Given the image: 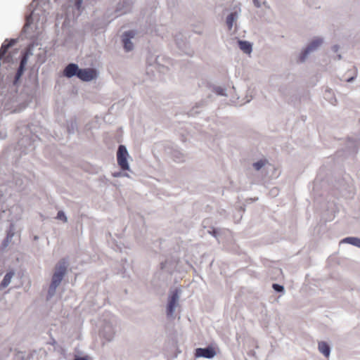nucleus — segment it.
<instances>
[{
  "mask_svg": "<svg viewBox=\"0 0 360 360\" xmlns=\"http://www.w3.org/2000/svg\"><path fill=\"white\" fill-rule=\"evenodd\" d=\"M319 352L323 354L326 357H328L330 354V347L326 342H319L318 346Z\"/></svg>",
  "mask_w": 360,
  "mask_h": 360,
  "instance_id": "17",
  "label": "nucleus"
},
{
  "mask_svg": "<svg viewBox=\"0 0 360 360\" xmlns=\"http://www.w3.org/2000/svg\"><path fill=\"white\" fill-rule=\"evenodd\" d=\"M205 105V101H200V102L195 103V105L188 111V115L189 116L194 117L200 113V109H202Z\"/></svg>",
  "mask_w": 360,
  "mask_h": 360,
  "instance_id": "16",
  "label": "nucleus"
},
{
  "mask_svg": "<svg viewBox=\"0 0 360 360\" xmlns=\"http://www.w3.org/2000/svg\"><path fill=\"white\" fill-rule=\"evenodd\" d=\"M272 288L276 292H283L285 290L283 285H280L278 283H273Z\"/></svg>",
  "mask_w": 360,
  "mask_h": 360,
  "instance_id": "24",
  "label": "nucleus"
},
{
  "mask_svg": "<svg viewBox=\"0 0 360 360\" xmlns=\"http://www.w3.org/2000/svg\"><path fill=\"white\" fill-rule=\"evenodd\" d=\"M323 40L321 37H316L310 41L308 45L302 49L297 58V63H303L305 62L311 53L316 51L323 44Z\"/></svg>",
  "mask_w": 360,
  "mask_h": 360,
  "instance_id": "4",
  "label": "nucleus"
},
{
  "mask_svg": "<svg viewBox=\"0 0 360 360\" xmlns=\"http://www.w3.org/2000/svg\"><path fill=\"white\" fill-rule=\"evenodd\" d=\"M77 77L83 82H90L97 77V71L94 68H79Z\"/></svg>",
  "mask_w": 360,
  "mask_h": 360,
  "instance_id": "7",
  "label": "nucleus"
},
{
  "mask_svg": "<svg viewBox=\"0 0 360 360\" xmlns=\"http://www.w3.org/2000/svg\"><path fill=\"white\" fill-rule=\"evenodd\" d=\"M82 0H76L75 1V6L77 8H79L81 5H82Z\"/></svg>",
  "mask_w": 360,
  "mask_h": 360,
  "instance_id": "32",
  "label": "nucleus"
},
{
  "mask_svg": "<svg viewBox=\"0 0 360 360\" xmlns=\"http://www.w3.org/2000/svg\"><path fill=\"white\" fill-rule=\"evenodd\" d=\"M217 353L214 347L207 346L202 348L199 347L195 349V356L196 358L212 359L216 356Z\"/></svg>",
  "mask_w": 360,
  "mask_h": 360,
  "instance_id": "8",
  "label": "nucleus"
},
{
  "mask_svg": "<svg viewBox=\"0 0 360 360\" xmlns=\"http://www.w3.org/2000/svg\"><path fill=\"white\" fill-rule=\"evenodd\" d=\"M56 219L61 220L64 222H66L68 221V218L63 211L58 212Z\"/></svg>",
  "mask_w": 360,
  "mask_h": 360,
  "instance_id": "25",
  "label": "nucleus"
},
{
  "mask_svg": "<svg viewBox=\"0 0 360 360\" xmlns=\"http://www.w3.org/2000/svg\"><path fill=\"white\" fill-rule=\"evenodd\" d=\"M238 46L243 53L246 54H250L252 51V44L248 41L245 40H238Z\"/></svg>",
  "mask_w": 360,
  "mask_h": 360,
  "instance_id": "15",
  "label": "nucleus"
},
{
  "mask_svg": "<svg viewBox=\"0 0 360 360\" xmlns=\"http://www.w3.org/2000/svg\"><path fill=\"white\" fill-rule=\"evenodd\" d=\"M356 78V75L350 77L346 79L347 82H352Z\"/></svg>",
  "mask_w": 360,
  "mask_h": 360,
  "instance_id": "33",
  "label": "nucleus"
},
{
  "mask_svg": "<svg viewBox=\"0 0 360 360\" xmlns=\"http://www.w3.org/2000/svg\"><path fill=\"white\" fill-rule=\"evenodd\" d=\"M337 58H338V60H340V59L342 58V56H341V55H340V54H338V55L337 56Z\"/></svg>",
  "mask_w": 360,
  "mask_h": 360,
  "instance_id": "35",
  "label": "nucleus"
},
{
  "mask_svg": "<svg viewBox=\"0 0 360 360\" xmlns=\"http://www.w3.org/2000/svg\"><path fill=\"white\" fill-rule=\"evenodd\" d=\"M332 50H333L334 52H338V51L339 50V46H338V45H334V46H333V47H332Z\"/></svg>",
  "mask_w": 360,
  "mask_h": 360,
  "instance_id": "34",
  "label": "nucleus"
},
{
  "mask_svg": "<svg viewBox=\"0 0 360 360\" xmlns=\"http://www.w3.org/2000/svg\"><path fill=\"white\" fill-rule=\"evenodd\" d=\"M39 0H33L28 7L30 13L26 15L24 19V35L26 34L28 28L32 29L33 27L37 28L34 22H38L40 20V13L42 11L41 8L39 6Z\"/></svg>",
  "mask_w": 360,
  "mask_h": 360,
  "instance_id": "2",
  "label": "nucleus"
},
{
  "mask_svg": "<svg viewBox=\"0 0 360 360\" xmlns=\"http://www.w3.org/2000/svg\"><path fill=\"white\" fill-rule=\"evenodd\" d=\"M359 144L360 140L349 138L346 143L345 150L343 153L347 156L356 154L358 151Z\"/></svg>",
  "mask_w": 360,
  "mask_h": 360,
  "instance_id": "9",
  "label": "nucleus"
},
{
  "mask_svg": "<svg viewBox=\"0 0 360 360\" xmlns=\"http://www.w3.org/2000/svg\"><path fill=\"white\" fill-rule=\"evenodd\" d=\"M67 272V262L65 259H61L56 265L54 272L51 278V282L48 289L46 299L50 300L55 294L57 288L60 284Z\"/></svg>",
  "mask_w": 360,
  "mask_h": 360,
  "instance_id": "1",
  "label": "nucleus"
},
{
  "mask_svg": "<svg viewBox=\"0 0 360 360\" xmlns=\"http://www.w3.org/2000/svg\"><path fill=\"white\" fill-rule=\"evenodd\" d=\"M174 268L175 264L171 259H165L160 263V269L167 273L172 274Z\"/></svg>",
  "mask_w": 360,
  "mask_h": 360,
  "instance_id": "14",
  "label": "nucleus"
},
{
  "mask_svg": "<svg viewBox=\"0 0 360 360\" xmlns=\"http://www.w3.org/2000/svg\"><path fill=\"white\" fill-rule=\"evenodd\" d=\"M166 152L176 162L180 163L185 160L184 153L177 147H167Z\"/></svg>",
  "mask_w": 360,
  "mask_h": 360,
  "instance_id": "10",
  "label": "nucleus"
},
{
  "mask_svg": "<svg viewBox=\"0 0 360 360\" xmlns=\"http://www.w3.org/2000/svg\"><path fill=\"white\" fill-rule=\"evenodd\" d=\"M134 37V33L132 31L124 32L122 35V42L124 44V49L127 52L131 51L134 49L131 39Z\"/></svg>",
  "mask_w": 360,
  "mask_h": 360,
  "instance_id": "11",
  "label": "nucleus"
},
{
  "mask_svg": "<svg viewBox=\"0 0 360 360\" xmlns=\"http://www.w3.org/2000/svg\"><path fill=\"white\" fill-rule=\"evenodd\" d=\"M239 17V13L237 11L230 13L226 18V24L229 30H231L234 22H236Z\"/></svg>",
  "mask_w": 360,
  "mask_h": 360,
  "instance_id": "13",
  "label": "nucleus"
},
{
  "mask_svg": "<svg viewBox=\"0 0 360 360\" xmlns=\"http://www.w3.org/2000/svg\"><path fill=\"white\" fill-rule=\"evenodd\" d=\"M129 153L127 147L124 145H120L117 151V164L122 171H129V165L127 158Z\"/></svg>",
  "mask_w": 360,
  "mask_h": 360,
  "instance_id": "6",
  "label": "nucleus"
},
{
  "mask_svg": "<svg viewBox=\"0 0 360 360\" xmlns=\"http://www.w3.org/2000/svg\"><path fill=\"white\" fill-rule=\"evenodd\" d=\"M13 274H14V273L13 271H10V272H8L5 275L3 281H1V283L0 284L1 289H3V288L7 287L9 285V283H11V278L13 277Z\"/></svg>",
  "mask_w": 360,
  "mask_h": 360,
  "instance_id": "20",
  "label": "nucleus"
},
{
  "mask_svg": "<svg viewBox=\"0 0 360 360\" xmlns=\"http://www.w3.org/2000/svg\"><path fill=\"white\" fill-rule=\"evenodd\" d=\"M18 58L20 59V64L13 81L14 85H18L19 84L20 78L21 77V75L22 74V52H20Z\"/></svg>",
  "mask_w": 360,
  "mask_h": 360,
  "instance_id": "18",
  "label": "nucleus"
},
{
  "mask_svg": "<svg viewBox=\"0 0 360 360\" xmlns=\"http://www.w3.org/2000/svg\"><path fill=\"white\" fill-rule=\"evenodd\" d=\"M73 360H90V358L88 356H80L75 355Z\"/></svg>",
  "mask_w": 360,
  "mask_h": 360,
  "instance_id": "29",
  "label": "nucleus"
},
{
  "mask_svg": "<svg viewBox=\"0 0 360 360\" xmlns=\"http://www.w3.org/2000/svg\"><path fill=\"white\" fill-rule=\"evenodd\" d=\"M117 327V320L115 316H110L108 319H104L101 327L100 335L108 342L113 340Z\"/></svg>",
  "mask_w": 360,
  "mask_h": 360,
  "instance_id": "3",
  "label": "nucleus"
},
{
  "mask_svg": "<svg viewBox=\"0 0 360 360\" xmlns=\"http://www.w3.org/2000/svg\"><path fill=\"white\" fill-rule=\"evenodd\" d=\"M77 122L75 120H70V122H68L67 124V130H68V132L70 134H75V131L77 130Z\"/></svg>",
  "mask_w": 360,
  "mask_h": 360,
  "instance_id": "21",
  "label": "nucleus"
},
{
  "mask_svg": "<svg viewBox=\"0 0 360 360\" xmlns=\"http://www.w3.org/2000/svg\"><path fill=\"white\" fill-rule=\"evenodd\" d=\"M79 70V68L77 64L70 63L65 67L63 74L67 78H72L77 76Z\"/></svg>",
  "mask_w": 360,
  "mask_h": 360,
  "instance_id": "12",
  "label": "nucleus"
},
{
  "mask_svg": "<svg viewBox=\"0 0 360 360\" xmlns=\"http://www.w3.org/2000/svg\"><path fill=\"white\" fill-rule=\"evenodd\" d=\"M208 232H209V233H210L212 236H214V238H217V234H218V233H217V230L213 229L212 231H209Z\"/></svg>",
  "mask_w": 360,
  "mask_h": 360,
  "instance_id": "31",
  "label": "nucleus"
},
{
  "mask_svg": "<svg viewBox=\"0 0 360 360\" xmlns=\"http://www.w3.org/2000/svg\"><path fill=\"white\" fill-rule=\"evenodd\" d=\"M212 91L218 96H227V94L226 93V89L221 86H214L212 87Z\"/></svg>",
  "mask_w": 360,
  "mask_h": 360,
  "instance_id": "23",
  "label": "nucleus"
},
{
  "mask_svg": "<svg viewBox=\"0 0 360 360\" xmlns=\"http://www.w3.org/2000/svg\"><path fill=\"white\" fill-rule=\"evenodd\" d=\"M30 53V50L24 51V68L27 63V60L28 57V54Z\"/></svg>",
  "mask_w": 360,
  "mask_h": 360,
  "instance_id": "30",
  "label": "nucleus"
},
{
  "mask_svg": "<svg viewBox=\"0 0 360 360\" xmlns=\"http://www.w3.org/2000/svg\"><path fill=\"white\" fill-rule=\"evenodd\" d=\"M112 176L114 177H120V176H127V177H129V174L127 173H123L122 172H114L112 174Z\"/></svg>",
  "mask_w": 360,
  "mask_h": 360,
  "instance_id": "28",
  "label": "nucleus"
},
{
  "mask_svg": "<svg viewBox=\"0 0 360 360\" xmlns=\"http://www.w3.org/2000/svg\"><path fill=\"white\" fill-rule=\"evenodd\" d=\"M38 239V237L37 236H34V240H37Z\"/></svg>",
  "mask_w": 360,
  "mask_h": 360,
  "instance_id": "36",
  "label": "nucleus"
},
{
  "mask_svg": "<svg viewBox=\"0 0 360 360\" xmlns=\"http://www.w3.org/2000/svg\"><path fill=\"white\" fill-rule=\"evenodd\" d=\"M181 292V290L178 288L170 291L167 305V316L168 317H171L174 315L176 307L178 305Z\"/></svg>",
  "mask_w": 360,
  "mask_h": 360,
  "instance_id": "5",
  "label": "nucleus"
},
{
  "mask_svg": "<svg viewBox=\"0 0 360 360\" xmlns=\"http://www.w3.org/2000/svg\"><path fill=\"white\" fill-rule=\"evenodd\" d=\"M342 243H348L360 248V238L357 237H347L342 240Z\"/></svg>",
  "mask_w": 360,
  "mask_h": 360,
  "instance_id": "19",
  "label": "nucleus"
},
{
  "mask_svg": "<svg viewBox=\"0 0 360 360\" xmlns=\"http://www.w3.org/2000/svg\"><path fill=\"white\" fill-rule=\"evenodd\" d=\"M252 2L256 8H261L262 5L265 3V0H252Z\"/></svg>",
  "mask_w": 360,
  "mask_h": 360,
  "instance_id": "26",
  "label": "nucleus"
},
{
  "mask_svg": "<svg viewBox=\"0 0 360 360\" xmlns=\"http://www.w3.org/2000/svg\"><path fill=\"white\" fill-rule=\"evenodd\" d=\"M268 163L266 159H260L259 160L254 162L252 167L256 171H259L264 166Z\"/></svg>",
  "mask_w": 360,
  "mask_h": 360,
  "instance_id": "22",
  "label": "nucleus"
},
{
  "mask_svg": "<svg viewBox=\"0 0 360 360\" xmlns=\"http://www.w3.org/2000/svg\"><path fill=\"white\" fill-rule=\"evenodd\" d=\"M175 41H176V45L179 46V48L181 49H183L186 45L185 42L183 40H179L177 37H176Z\"/></svg>",
  "mask_w": 360,
  "mask_h": 360,
  "instance_id": "27",
  "label": "nucleus"
}]
</instances>
